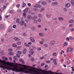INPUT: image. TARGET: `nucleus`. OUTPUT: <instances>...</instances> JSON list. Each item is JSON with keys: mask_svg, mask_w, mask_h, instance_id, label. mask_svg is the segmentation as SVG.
Here are the masks:
<instances>
[{"mask_svg": "<svg viewBox=\"0 0 74 74\" xmlns=\"http://www.w3.org/2000/svg\"><path fill=\"white\" fill-rule=\"evenodd\" d=\"M0 62L2 63L3 65L5 66L6 64H8L9 66H13L12 69V70L13 71H17V72H24L27 74H42V73L38 71H34V73L33 72V70L30 69H32L31 66H26L25 65L20 64L17 63L14 64L13 66V64L12 63L6 62L5 60H0Z\"/></svg>", "mask_w": 74, "mask_h": 74, "instance_id": "f257e3e1", "label": "nucleus"}, {"mask_svg": "<svg viewBox=\"0 0 74 74\" xmlns=\"http://www.w3.org/2000/svg\"><path fill=\"white\" fill-rule=\"evenodd\" d=\"M5 66H3V65L0 64V67L2 68L3 69H6L8 70H11V67H10V66L8 67V65H6H6Z\"/></svg>", "mask_w": 74, "mask_h": 74, "instance_id": "f03ea898", "label": "nucleus"}, {"mask_svg": "<svg viewBox=\"0 0 74 74\" xmlns=\"http://www.w3.org/2000/svg\"><path fill=\"white\" fill-rule=\"evenodd\" d=\"M46 16L47 18H50L51 16V14L49 12L47 13L46 14Z\"/></svg>", "mask_w": 74, "mask_h": 74, "instance_id": "7ed1b4c3", "label": "nucleus"}, {"mask_svg": "<svg viewBox=\"0 0 74 74\" xmlns=\"http://www.w3.org/2000/svg\"><path fill=\"white\" fill-rule=\"evenodd\" d=\"M39 71H42V74H47V71L45 70L39 69Z\"/></svg>", "mask_w": 74, "mask_h": 74, "instance_id": "20e7f679", "label": "nucleus"}, {"mask_svg": "<svg viewBox=\"0 0 74 74\" xmlns=\"http://www.w3.org/2000/svg\"><path fill=\"white\" fill-rule=\"evenodd\" d=\"M73 50V48L71 47H68V48L67 51H69L71 52H72V51Z\"/></svg>", "mask_w": 74, "mask_h": 74, "instance_id": "39448f33", "label": "nucleus"}, {"mask_svg": "<svg viewBox=\"0 0 74 74\" xmlns=\"http://www.w3.org/2000/svg\"><path fill=\"white\" fill-rule=\"evenodd\" d=\"M25 23V21H20L19 24L21 26H23Z\"/></svg>", "mask_w": 74, "mask_h": 74, "instance_id": "423d86ee", "label": "nucleus"}, {"mask_svg": "<svg viewBox=\"0 0 74 74\" xmlns=\"http://www.w3.org/2000/svg\"><path fill=\"white\" fill-rule=\"evenodd\" d=\"M51 4L54 5H58V3L57 2H53L51 3Z\"/></svg>", "mask_w": 74, "mask_h": 74, "instance_id": "0eeeda50", "label": "nucleus"}, {"mask_svg": "<svg viewBox=\"0 0 74 74\" xmlns=\"http://www.w3.org/2000/svg\"><path fill=\"white\" fill-rule=\"evenodd\" d=\"M70 4L69 3H68L65 4V7L66 8H69L71 6Z\"/></svg>", "mask_w": 74, "mask_h": 74, "instance_id": "6e6552de", "label": "nucleus"}, {"mask_svg": "<svg viewBox=\"0 0 74 74\" xmlns=\"http://www.w3.org/2000/svg\"><path fill=\"white\" fill-rule=\"evenodd\" d=\"M55 44V41L54 40H53L52 41H51L50 43V44L51 45H54V44Z\"/></svg>", "mask_w": 74, "mask_h": 74, "instance_id": "1a4fd4ad", "label": "nucleus"}, {"mask_svg": "<svg viewBox=\"0 0 74 74\" xmlns=\"http://www.w3.org/2000/svg\"><path fill=\"white\" fill-rule=\"evenodd\" d=\"M27 18L28 19L30 20L32 18V16L30 15H28L27 16Z\"/></svg>", "mask_w": 74, "mask_h": 74, "instance_id": "9d476101", "label": "nucleus"}, {"mask_svg": "<svg viewBox=\"0 0 74 74\" xmlns=\"http://www.w3.org/2000/svg\"><path fill=\"white\" fill-rule=\"evenodd\" d=\"M30 40L31 41H32V42H35V40H34V39L32 37H31L30 38Z\"/></svg>", "mask_w": 74, "mask_h": 74, "instance_id": "9b49d317", "label": "nucleus"}, {"mask_svg": "<svg viewBox=\"0 0 74 74\" xmlns=\"http://www.w3.org/2000/svg\"><path fill=\"white\" fill-rule=\"evenodd\" d=\"M4 27V25L2 24L0 25V29H3Z\"/></svg>", "mask_w": 74, "mask_h": 74, "instance_id": "f8f14e48", "label": "nucleus"}, {"mask_svg": "<svg viewBox=\"0 0 74 74\" xmlns=\"http://www.w3.org/2000/svg\"><path fill=\"white\" fill-rule=\"evenodd\" d=\"M12 45V47H14V48H16L17 47V45L13 43Z\"/></svg>", "mask_w": 74, "mask_h": 74, "instance_id": "ddd939ff", "label": "nucleus"}, {"mask_svg": "<svg viewBox=\"0 0 74 74\" xmlns=\"http://www.w3.org/2000/svg\"><path fill=\"white\" fill-rule=\"evenodd\" d=\"M59 21H63L64 18L62 17H60L58 18Z\"/></svg>", "mask_w": 74, "mask_h": 74, "instance_id": "4468645a", "label": "nucleus"}, {"mask_svg": "<svg viewBox=\"0 0 74 74\" xmlns=\"http://www.w3.org/2000/svg\"><path fill=\"white\" fill-rule=\"evenodd\" d=\"M41 4L43 5H45L47 4V2L45 1H43L41 3Z\"/></svg>", "mask_w": 74, "mask_h": 74, "instance_id": "2eb2a0df", "label": "nucleus"}, {"mask_svg": "<svg viewBox=\"0 0 74 74\" xmlns=\"http://www.w3.org/2000/svg\"><path fill=\"white\" fill-rule=\"evenodd\" d=\"M74 22V20L73 19H71L69 21V23H72Z\"/></svg>", "mask_w": 74, "mask_h": 74, "instance_id": "dca6fc26", "label": "nucleus"}, {"mask_svg": "<svg viewBox=\"0 0 74 74\" xmlns=\"http://www.w3.org/2000/svg\"><path fill=\"white\" fill-rule=\"evenodd\" d=\"M20 62H22V64H25V62H24V60L22 59H20Z\"/></svg>", "mask_w": 74, "mask_h": 74, "instance_id": "f3484780", "label": "nucleus"}, {"mask_svg": "<svg viewBox=\"0 0 74 74\" xmlns=\"http://www.w3.org/2000/svg\"><path fill=\"white\" fill-rule=\"evenodd\" d=\"M28 10H29V8H26L25 10H24L23 12H27L28 11Z\"/></svg>", "mask_w": 74, "mask_h": 74, "instance_id": "a211bd4d", "label": "nucleus"}, {"mask_svg": "<svg viewBox=\"0 0 74 74\" xmlns=\"http://www.w3.org/2000/svg\"><path fill=\"white\" fill-rule=\"evenodd\" d=\"M45 10V8H41V9L40 11V12H42L44 11Z\"/></svg>", "mask_w": 74, "mask_h": 74, "instance_id": "6ab92c4d", "label": "nucleus"}, {"mask_svg": "<svg viewBox=\"0 0 74 74\" xmlns=\"http://www.w3.org/2000/svg\"><path fill=\"white\" fill-rule=\"evenodd\" d=\"M14 40H15V41H19L20 40V39L17 37L14 38Z\"/></svg>", "mask_w": 74, "mask_h": 74, "instance_id": "aec40b11", "label": "nucleus"}, {"mask_svg": "<svg viewBox=\"0 0 74 74\" xmlns=\"http://www.w3.org/2000/svg\"><path fill=\"white\" fill-rule=\"evenodd\" d=\"M39 36H41V37H43V36H44V34L42 33H39Z\"/></svg>", "mask_w": 74, "mask_h": 74, "instance_id": "412c9836", "label": "nucleus"}, {"mask_svg": "<svg viewBox=\"0 0 74 74\" xmlns=\"http://www.w3.org/2000/svg\"><path fill=\"white\" fill-rule=\"evenodd\" d=\"M9 14H13L14 13V10H10L9 11Z\"/></svg>", "mask_w": 74, "mask_h": 74, "instance_id": "4be33fe9", "label": "nucleus"}, {"mask_svg": "<svg viewBox=\"0 0 74 74\" xmlns=\"http://www.w3.org/2000/svg\"><path fill=\"white\" fill-rule=\"evenodd\" d=\"M37 21L38 23H40L41 22V19L39 18L37 19Z\"/></svg>", "mask_w": 74, "mask_h": 74, "instance_id": "5701e85b", "label": "nucleus"}, {"mask_svg": "<svg viewBox=\"0 0 74 74\" xmlns=\"http://www.w3.org/2000/svg\"><path fill=\"white\" fill-rule=\"evenodd\" d=\"M23 52L24 54H25V53H26V49L25 48L23 50Z\"/></svg>", "mask_w": 74, "mask_h": 74, "instance_id": "b1692460", "label": "nucleus"}, {"mask_svg": "<svg viewBox=\"0 0 74 74\" xmlns=\"http://www.w3.org/2000/svg\"><path fill=\"white\" fill-rule=\"evenodd\" d=\"M24 45L25 46L27 47H30V45H29V44H27V43H24Z\"/></svg>", "mask_w": 74, "mask_h": 74, "instance_id": "393cba45", "label": "nucleus"}, {"mask_svg": "<svg viewBox=\"0 0 74 74\" xmlns=\"http://www.w3.org/2000/svg\"><path fill=\"white\" fill-rule=\"evenodd\" d=\"M31 29H32V30H36V27H35L32 26V27Z\"/></svg>", "mask_w": 74, "mask_h": 74, "instance_id": "a878e982", "label": "nucleus"}, {"mask_svg": "<svg viewBox=\"0 0 74 74\" xmlns=\"http://www.w3.org/2000/svg\"><path fill=\"white\" fill-rule=\"evenodd\" d=\"M25 6H26V3H25L24 2H23L22 7H25Z\"/></svg>", "mask_w": 74, "mask_h": 74, "instance_id": "bb28decb", "label": "nucleus"}, {"mask_svg": "<svg viewBox=\"0 0 74 74\" xmlns=\"http://www.w3.org/2000/svg\"><path fill=\"white\" fill-rule=\"evenodd\" d=\"M37 16H35L32 18L33 19H37Z\"/></svg>", "mask_w": 74, "mask_h": 74, "instance_id": "cd10ccee", "label": "nucleus"}, {"mask_svg": "<svg viewBox=\"0 0 74 74\" xmlns=\"http://www.w3.org/2000/svg\"><path fill=\"white\" fill-rule=\"evenodd\" d=\"M64 46H67L68 45V43L65 42L64 44Z\"/></svg>", "mask_w": 74, "mask_h": 74, "instance_id": "c85d7f7f", "label": "nucleus"}, {"mask_svg": "<svg viewBox=\"0 0 74 74\" xmlns=\"http://www.w3.org/2000/svg\"><path fill=\"white\" fill-rule=\"evenodd\" d=\"M19 21H20V19L19 18H17L16 20V22L17 23H19Z\"/></svg>", "mask_w": 74, "mask_h": 74, "instance_id": "c756f323", "label": "nucleus"}, {"mask_svg": "<svg viewBox=\"0 0 74 74\" xmlns=\"http://www.w3.org/2000/svg\"><path fill=\"white\" fill-rule=\"evenodd\" d=\"M53 56H56L57 55V54L56 53H54L53 54Z\"/></svg>", "mask_w": 74, "mask_h": 74, "instance_id": "7c9ffc66", "label": "nucleus"}, {"mask_svg": "<svg viewBox=\"0 0 74 74\" xmlns=\"http://www.w3.org/2000/svg\"><path fill=\"white\" fill-rule=\"evenodd\" d=\"M38 16L39 18H42V15L41 14H39L38 15Z\"/></svg>", "mask_w": 74, "mask_h": 74, "instance_id": "2f4dec72", "label": "nucleus"}, {"mask_svg": "<svg viewBox=\"0 0 74 74\" xmlns=\"http://www.w3.org/2000/svg\"><path fill=\"white\" fill-rule=\"evenodd\" d=\"M37 21L36 20H35L33 21L34 23H35V24H36V23H37Z\"/></svg>", "mask_w": 74, "mask_h": 74, "instance_id": "473e14b6", "label": "nucleus"}, {"mask_svg": "<svg viewBox=\"0 0 74 74\" xmlns=\"http://www.w3.org/2000/svg\"><path fill=\"white\" fill-rule=\"evenodd\" d=\"M17 53H18V54L19 55H21L22 53L20 51H18L17 52Z\"/></svg>", "mask_w": 74, "mask_h": 74, "instance_id": "72a5a7b5", "label": "nucleus"}, {"mask_svg": "<svg viewBox=\"0 0 74 74\" xmlns=\"http://www.w3.org/2000/svg\"><path fill=\"white\" fill-rule=\"evenodd\" d=\"M29 53H30V54L31 55H33V53H34V52L31 51L29 52Z\"/></svg>", "mask_w": 74, "mask_h": 74, "instance_id": "f704fd0d", "label": "nucleus"}, {"mask_svg": "<svg viewBox=\"0 0 74 74\" xmlns=\"http://www.w3.org/2000/svg\"><path fill=\"white\" fill-rule=\"evenodd\" d=\"M71 3L72 5H74V1L73 0H72L71 1Z\"/></svg>", "mask_w": 74, "mask_h": 74, "instance_id": "c9c22d12", "label": "nucleus"}, {"mask_svg": "<svg viewBox=\"0 0 74 74\" xmlns=\"http://www.w3.org/2000/svg\"><path fill=\"white\" fill-rule=\"evenodd\" d=\"M64 10L65 12H66L67 11V8H64Z\"/></svg>", "mask_w": 74, "mask_h": 74, "instance_id": "e433bc0d", "label": "nucleus"}, {"mask_svg": "<svg viewBox=\"0 0 74 74\" xmlns=\"http://www.w3.org/2000/svg\"><path fill=\"white\" fill-rule=\"evenodd\" d=\"M8 51L9 52H12V49H8Z\"/></svg>", "mask_w": 74, "mask_h": 74, "instance_id": "4c0bfd02", "label": "nucleus"}, {"mask_svg": "<svg viewBox=\"0 0 74 74\" xmlns=\"http://www.w3.org/2000/svg\"><path fill=\"white\" fill-rule=\"evenodd\" d=\"M17 45H21V42H18L17 43Z\"/></svg>", "mask_w": 74, "mask_h": 74, "instance_id": "58836bf2", "label": "nucleus"}, {"mask_svg": "<svg viewBox=\"0 0 74 74\" xmlns=\"http://www.w3.org/2000/svg\"><path fill=\"white\" fill-rule=\"evenodd\" d=\"M35 11H37L38 10V8H34Z\"/></svg>", "mask_w": 74, "mask_h": 74, "instance_id": "ea45409f", "label": "nucleus"}, {"mask_svg": "<svg viewBox=\"0 0 74 74\" xmlns=\"http://www.w3.org/2000/svg\"><path fill=\"white\" fill-rule=\"evenodd\" d=\"M14 59L16 60H17V58H16V57L15 56H14L13 57Z\"/></svg>", "mask_w": 74, "mask_h": 74, "instance_id": "a19ab883", "label": "nucleus"}, {"mask_svg": "<svg viewBox=\"0 0 74 74\" xmlns=\"http://www.w3.org/2000/svg\"><path fill=\"white\" fill-rule=\"evenodd\" d=\"M23 16L24 17L26 16V13H23Z\"/></svg>", "mask_w": 74, "mask_h": 74, "instance_id": "79ce46f5", "label": "nucleus"}, {"mask_svg": "<svg viewBox=\"0 0 74 74\" xmlns=\"http://www.w3.org/2000/svg\"><path fill=\"white\" fill-rule=\"evenodd\" d=\"M9 53V55H11V56L13 55V53L12 52H10Z\"/></svg>", "mask_w": 74, "mask_h": 74, "instance_id": "37998d69", "label": "nucleus"}, {"mask_svg": "<svg viewBox=\"0 0 74 74\" xmlns=\"http://www.w3.org/2000/svg\"><path fill=\"white\" fill-rule=\"evenodd\" d=\"M54 65L56 66V65H57L58 64V63L57 62H54Z\"/></svg>", "mask_w": 74, "mask_h": 74, "instance_id": "c03bdc74", "label": "nucleus"}, {"mask_svg": "<svg viewBox=\"0 0 74 74\" xmlns=\"http://www.w3.org/2000/svg\"><path fill=\"white\" fill-rule=\"evenodd\" d=\"M31 61H32V62H33V61H34V58H32L31 59Z\"/></svg>", "mask_w": 74, "mask_h": 74, "instance_id": "a18cd8bd", "label": "nucleus"}, {"mask_svg": "<svg viewBox=\"0 0 74 74\" xmlns=\"http://www.w3.org/2000/svg\"><path fill=\"white\" fill-rule=\"evenodd\" d=\"M41 5H38V6L37 8H41Z\"/></svg>", "mask_w": 74, "mask_h": 74, "instance_id": "49530a36", "label": "nucleus"}, {"mask_svg": "<svg viewBox=\"0 0 74 74\" xmlns=\"http://www.w3.org/2000/svg\"><path fill=\"white\" fill-rule=\"evenodd\" d=\"M39 43H40V44L41 45V44H43L44 42L42 41H40L39 42Z\"/></svg>", "mask_w": 74, "mask_h": 74, "instance_id": "de8ad7c7", "label": "nucleus"}, {"mask_svg": "<svg viewBox=\"0 0 74 74\" xmlns=\"http://www.w3.org/2000/svg\"><path fill=\"white\" fill-rule=\"evenodd\" d=\"M16 26L15 25H14L13 26V28H14V29H15L16 28Z\"/></svg>", "mask_w": 74, "mask_h": 74, "instance_id": "09e8293b", "label": "nucleus"}, {"mask_svg": "<svg viewBox=\"0 0 74 74\" xmlns=\"http://www.w3.org/2000/svg\"><path fill=\"white\" fill-rule=\"evenodd\" d=\"M23 36H27V35H26V34L25 33H23Z\"/></svg>", "mask_w": 74, "mask_h": 74, "instance_id": "8fccbe9b", "label": "nucleus"}, {"mask_svg": "<svg viewBox=\"0 0 74 74\" xmlns=\"http://www.w3.org/2000/svg\"><path fill=\"white\" fill-rule=\"evenodd\" d=\"M16 56L17 58H19L20 57V56L19 55H18V54H16Z\"/></svg>", "mask_w": 74, "mask_h": 74, "instance_id": "3c124183", "label": "nucleus"}, {"mask_svg": "<svg viewBox=\"0 0 74 74\" xmlns=\"http://www.w3.org/2000/svg\"><path fill=\"white\" fill-rule=\"evenodd\" d=\"M66 40H67L68 41H69V40H70V38H67Z\"/></svg>", "mask_w": 74, "mask_h": 74, "instance_id": "603ef678", "label": "nucleus"}, {"mask_svg": "<svg viewBox=\"0 0 74 74\" xmlns=\"http://www.w3.org/2000/svg\"><path fill=\"white\" fill-rule=\"evenodd\" d=\"M50 62H51V61H48L46 62V63H49Z\"/></svg>", "mask_w": 74, "mask_h": 74, "instance_id": "864d4df0", "label": "nucleus"}, {"mask_svg": "<svg viewBox=\"0 0 74 74\" xmlns=\"http://www.w3.org/2000/svg\"><path fill=\"white\" fill-rule=\"evenodd\" d=\"M37 49L38 51H41V48H39Z\"/></svg>", "mask_w": 74, "mask_h": 74, "instance_id": "5fc2aeb1", "label": "nucleus"}, {"mask_svg": "<svg viewBox=\"0 0 74 74\" xmlns=\"http://www.w3.org/2000/svg\"><path fill=\"white\" fill-rule=\"evenodd\" d=\"M57 19H58V18L57 17H56L53 19V20L54 21H56V20H57Z\"/></svg>", "mask_w": 74, "mask_h": 74, "instance_id": "6e6d98bb", "label": "nucleus"}, {"mask_svg": "<svg viewBox=\"0 0 74 74\" xmlns=\"http://www.w3.org/2000/svg\"><path fill=\"white\" fill-rule=\"evenodd\" d=\"M56 59H54V60H53V62L54 63V62H56Z\"/></svg>", "mask_w": 74, "mask_h": 74, "instance_id": "4d7b16f0", "label": "nucleus"}, {"mask_svg": "<svg viewBox=\"0 0 74 74\" xmlns=\"http://www.w3.org/2000/svg\"><path fill=\"white\" fill-rule=\"evenodd\" d=\"M20 6V4H18L16 5L17 7H18V8H19Z\"/></svg>", "mask_w": 74, "mask_h": 74, "instance_id": "13d9d810", "label": "nucleus"}, {"mask_svg": "<svg viewBox=\"0 0 74 74\" xmlns=\"http://www.w3.org/2000/svg\"><path fill=\"white\" fill-rule=\"evenodd\" d=\"M48 2L49 3H51V0H48Z\"/></svg>", "mask_w": 74, "mask_h": 74, "instance_id": "bf43d9fd", "label": "nucleus"}, {"mask_svg": "<svg viewBox=\"0 0 74 74\" xmlns=\"http://www.w3.org/2000/svg\"><path fill=\"white\" fill-rule=\"evenodd\" d=\"M71 32H73V31H74V28H72L71 30Z\"/></svg>", "mask_w": 74, "mask_h": 74, "instance_id": "052dcab7", "label": "nucleus"}, {"mask_svg": "<svg viewBox=\"0 0 74 74\" xmlns=\"http://www.w3.org/2000/svg\"><path fill=\"white\" fill-rule=\"evenodd\" d=\"M28 6H29V7H30V6H31V3H28Z\"/></svg>", "mask_w": 74, "mask_h": 74, "instance_id": "680f3d73", "label": "nucleus"}, {"mask_svg": "<svg viewBox=\"0 0 74 74\" xmlns=\"http://www.w3.org/2000/svg\"><path fill=\"white\" fill-rule=\"evenodd\" d=\"M38 5V4H36V5H34V7H37V8Z\"/></svg>", "mask_w": 74, "mask_h": 74, "instance_id": "e2e57ef3", "label": "nucleus"}, {"mask_svg": "<svg viewBox=\"0 0 74 74\" xmlns=\"http://www.w3.org/2000/svg\"><path fill=\"white\" fill-rule=\"evenodd\" d=\"M38 27L39 28L41 27V26L40 25H38Z\"/></svg>", "mask_w": 74, "mask_h": 74, "instance_id": "0e129e2a", "label": "nucleus"}, {"mask_svg": "<svg viewBox=\"0 0 74 74\" xmlns=\"http://www.w3.org/2000/svg\"><path fill=\"white\" fill-rule=\"evenodd\" d=\"M44 46L45 47H48V45L47 44H45L44 45Z\"/></svg>", "mask_w": 74, "mask_h": 74, "instance_id": "69168bd1", "label": "nucleus"}, {"mask_svg": "<svg viewBox=\"0 0 74 74\" xmlns=\"http://www.w3.org/2000/svg\"><path fill=\"white\" fill-rule=\"evenodd\" d=\"M1 20H2V16H1L0 15V21Z\"/></svg>", "mask_w": 74, "mask_h": 74, "instance_id": "338daca9", "label": "nucleus"}, {"mask_svg": "<svg viewBox=\"0 0 74 74\" xmlns=\"http://www.w3.org/2000/svg\"><path fill=\"white\" fill-rule=\"evenodd\" d=\"M25 22H29V20L27 19L25 20Z\"/></svg>", "mask_w": 74, "mask_h": 74, "instance_id": "774afa93", "label": "nucleus"}]
</instances>
